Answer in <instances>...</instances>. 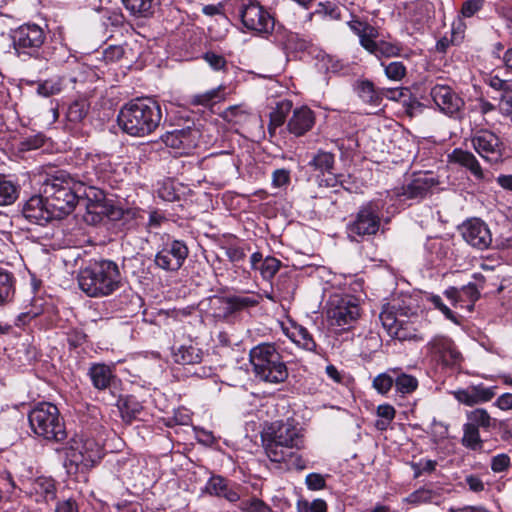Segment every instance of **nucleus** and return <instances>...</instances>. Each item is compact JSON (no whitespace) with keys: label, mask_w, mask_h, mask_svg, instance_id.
<instances>
[{"label":"nucleus","mask_w":512,"mask_h":512,"mask_svg":"<svg viewBox=\"0 0 512 512\" xmlns=\"http://www.w3.org/2000/svg\"><path fill=\"white\" fill-rule=\"evenodd\" d=\"M29 425L33 433L49 442H62L67 439L63 417L56 405L50 402L36 404L28 414Z\"/></svg>","instance_id":"nucleus-8"},{"label":"nucleus","mask_w":512,"mask_h":512,"mask_svg":"<svg viewBox=\"0 0 512 512\" xmlns=\"http://www.w3.org/2000/svg\"><path fill=\"white\" fill-rule=\"evenodd\" d=\"M305 483L309 490L317 491L325 487L326 481L319 473H310L306 476Z\"/></svg>","instance_id":"nucleus-61"},{"label":"nucleus","mask_w":512,"mask_h":512,"mask_svg":"<svg viewBox=\"0 0 512 512\" xmlns=\"http://www.w3.org/2000/svg\"><path fill=\"white\" fill-rule=\"evenodd\" d=\"M459 230L465 242L479 250L487 249L492 243V234L488 225L479 218L465 221Z\"/></svg>","instance_id":"nucleus-19"},{"label":"nucleus","mask_w":512,"mask_h":512,"mask_svg":"<svg viewBox=\"0 0 512 512\" xmlns=\"http://www.w3.org/2000/svg\"><path fill=\"white\" fill-rule=\"evenodd\" d=\"M424 249L426 260L430 266L437 265L452 254L450 241L439 237L428 238Z\"/></svg>","instance_id":"nucleus-26"},{"label":"nucleus","mask_w":512,"mask_h":512,"mask_svg":"<svg viewBox=\"0 0 512 512\" xmlns=\"http://www.w3.org/2000/svg\"><path fill=\"white\" fill-rule=\"evenodd\" d=\"M90 163L100 181L110 182L114 168L107 156L96 155L90 159Z\"/></svg>","instance_id":"nucleus-41"},{"label":"nucleus","mask_w":512,"mask_h":512,"mask_svg":"<svg viewBox=\"0 0 512 512\" xmlns=\"http://www.w3.org/2000/svg\"><path fill=\"white\" fill-rule=\"evenodd\" d=\"M161 120V107L150 98L131 100L120 109L117 117L122 131L134 137L152 134L159 127Z\"/></svg>","instance_id":"nucleus-3"},{"label":"nucleus","mask_w":512,"mask_h":512,"mask_svg":"<svg viewBox=\"0 0 512 512\" xmlns=\"http://www.w3.org/2000/svg\"><path fill=\"white\" fill-rule=\"evenodd\" d=\"M88 104L85 101H74L67 109L66 117L72 123L81 122L87 115Z\"/></svg>","instance_id":"nucleus-47"},{"label":"nucleus","mask_w":512,"mask_h":512,"mask_svg":"<svg viewBox=\"0 0 512 512\" xmlns=\"http://www.w3.org/2000/svg\"><path fill=\"white\" fill-rule=\"evenodd\" d=\"M392 374L395 377V390L401 396L412 394L418 387V380L416 377L406 374L399 368H392Z\"/></svg>","instance_id":"nucleus-35"},{"label":"nucleus","mask_w":512,"mask_h":512,"mask_svg":"<svg viewBox=\"0 0 512 512\" xmlns=\"http://www.w3.org/2000/svg\"><path fill=\"white\" fill-rule=\"evenodd\" d=\"M422 351L425 359L436 368L457 370L464 361L455 341L445 334L431 337Z\"/></svg>","instance_id":"nucleus-12"},{"label":"nucleus","mask_w":512,"mask_h":512,"mask_svg":"<svg viewBox=\"0 0 512 512\" xmlns=\"http://www.w3.org/2000/svg\"><path fill=\"white\" fill-rule=\"evenodd\" d=\"M510 464V457L505 453H501L492 457L491 470L494 473H501L506 471L510 467Z\"/></svg>","instance_id":"nucleus-57"},{"label":"nucleus","mask_w":512,"mask_h":512,"mask_svg":"<svg viewBox=\"0 0 512 512\" xmlns=\"http://www.w3.org/2000/svg\"><path fill=\"white\" fill-rule=\"evenodd\" d=\"M249 363L255 377L265 383L280 384L287 380L288 369L274 343H260L249 352Z\"/></svg>","instance_id":"nucleus-7"},{"label":"nucleus","mask_w":512,"mask_h":512,"mask_svg":"<svg viewBox=\"0 0 512 512\" xmlns=\"http://www.w3.org/2000/svg\"><path fill=\"white\" fill-rule=\"evenodd\" d=\"M87 375L93 387L99 391L110 389L116 381L112 368L103 363L92 364Z\"/></svg>","instance_id":"nucleus-27"},{"label":"nucleus","mask_w":512,"mask_h":512,"mask_svg":"<svg viewBox=\"0 0 512 512\" xmlns=\"http://www.w3.org/2000/svg\"><path fill=\"white\" fill-rule=\"evenodd\" d=\"M258 123V118L249 113L242 106H230L226 108V131L233 130L236 133L245 134L247 125Z\"/></svg>","instance_id":"nucleus-24"},{"label":"nucleus","mask_w":512,"mask_h":512,"mask_svg":"<svg viewBox=\"0 0 512 512\" xmlns=\"http://www.w3.org/2000/svg\"><path fill=\"white\" fill-rule=\"evenodd\" d=\"M188 248L183 241L167 242L156 254L154 262L165 271H178L188 256Z\"/></svg>","instance_id":"nucleus-18"},{"label":"nucleus","mask_w":512,"mask_h":512,"mask_svg":"<svg viewBox=\"0 0 512 512\" xmlns=\"http://www.w3.org/2000/svg\"><path fill=\"white\" fill-rule=\"evenodd\" d=\"M41 193L58 220L71 214L81 197L98 199L93 186L85 187L83 183L75 182L63 171L47 177L42 183Z\"/></svg>","instance_id":"nucleus-2"},{"label":"nucleus","mask_w":512,"mask_h":512,"mask_svg":"<svg viewBox=\"0 0 512 512\" xmlns=\"http://www.w3.org/2000/svg\"><path fill=\"white\" fill-rule=\"evenodd\" d=\"M121 417L126 423H131L141 413L143 407L133 396H127L119 400L118 404Z\"/></svg>","instance_id":"nucleus-39"},{"label":"nucleus","mask_w":512,"mask_h":512,"mask_svg":"<svg viewBox=\"0 0 512 512\" xmlns=\"http://www.w3.org/2000/svg\"><path fill=\"white\" fill-rule=\"evenodd\" d=\"M438 184V180L431 171L416 172L405 185L386 192V198L393 201L396 197L400 201L409 199H422Z\"/></svg>","instance_id":"nucleus-15"},{"label":"nucleus","mask_w":512,"mask_h":512,"mask_svg":"<svg viewBox=\"0 0 512 512\" xmlns=\"http://www.w3.org/2000/svg\"><path fill=\"white\" fill-rule=\"evenodd\" d=\"M79 288L89 297H105L113 294L121 286V273L118 265L111 260L90 263L78 273Z\"/></svg>","instance_id":"nucleus-5"},{"label":"nucleus","mask_w":512,"mask_h":512,"mask_svg":"<svg viewBox=\"0 0 512 512\" xmlns=\"http://www.w3.org/2000/svg\"><path fill=\"white\" fill-rule=\"evenodd\" d=\"M496 387H487L480 383L453 391L454 398L466 406H474L490 401L496 394Z\"/></svg>","instance_id":"nucleus-23"},{"label":"nucleus","mask_w":512,"mask_h":512,"mask_svg":"<svg viewBox=\"0 0 512 512\" xmlns=\"http://www.w3.org/2000/svg\"><path fill=\"white\" fill-rule=\"evenodd\" d=\"M124 7L134 16L149 17L154 12L155 0H121Z\"/></svg>","instance_id":"nucleus-43"},{"label":"nucleus","mask_w":512,"mask_h":512,"mask_svg":"<svg viewBox=\"0 0 512 512\" xmlns=\"http://www.w3.org/2000/svg\"><path fill=\"white\" fill-rule=\"evenodd\" d=\"M450 162L465 167L478 180L484 178L482 167L475 155L467 150L456 148L449 155Z\"/></svg>","instance_id":"nucleus-29"},{"label":"nucleus","mask_w":512,"mask_h":512,"mask_svg":"<svg viewBox=\"0 0 512 512\" xmlns=\"http://www.w3.org/2000/svg\"><path fill=\"white\" fill-rule=\"evenodd\" d=\"M465 484L469 490L475 493L482 492L485 489V484L481 477L478 475L470 474L465 477Z\"/></svg>","instance_id":"nucleus-64"},{"label":"nucleus","mask_w":512,"mask_h":512,"mask_svg":"<svg viewBox=\"0 0 512 512\" xmlns=\"http://www.w3.org/2000/svg\"><path fill=\"white\" fill-rule=\"evenodd\" d=\"M291 183L290 170L281 168L272 173V187L286 190Z\"/></svg>","instance_id":"nucleus-54"},{"label":"nucleus","mask_w":512,"mask_h":512,"mask_svg":"<svg viewBox=\"0 0 512 512\" xmlns=\"http://www.w3.org/2000/svg\"><path fill=\"white\" fill-rule=\"evenodd\" d=\"M389 202L385 196L362 204L347 224L348 237L359 242L366 237L376 235L382 222H388L390 214L393 213L390 211V207H387Z\"/></svg>","instance_id":"nucleus-6"},{"label":"nucleus","mask_w":512,"mask_h":512,"mask_svg":"<svg viewBox=\"0 0 512 512\" xmlns=\"http://www.w3.org/2000/svg\"><path fill=\"white\" fill-rule=\"evenodd\" d=\"M192 133L193 131L190 128L176 129L165 135L164 142L174 149L189 148L192 144Z\"/></svg>","instance_id":"nucleus-37"},{"label":"nucleus","mask_w":512,"mask_h":512,"mask_svg":"<svg viewBox=\"0 0 512 512\" xmlns=\"http://www.w3.org/2000/svg\"><path fill=\"white\" fill-rule=\"evenodd\" d=\"M258 304L257 299L254 296H248L246 294H229L226 295V316L247 310L250 307H254Z\"/></svg>","instance_id":"nucleus-36"},{"label":"nucleus","mask_w":512,"mask_h":512,"mask_svg":"<svg viewBox=\"0 0 512 512\" xmlns=\"http://www.w3.org/2000/svg\"><path fill=\"white\" fill-rule=\"evenodd\" d=\"M60 451L64 453L68 473L87 471L102 458V448L99 443L83 435L70 438Z\"/></svg>","instance_id":"nucleus-10"},{"label":"nucleus","mask_w":512,"mask_h":512,"mask_svg":"<svg viewBox=\"0 0 512 512\" xmlns=\"http://www.w3.org/2000/svg\"><path fill=\"white\" fill-rule=\"evenodd\" d=\"M386 77L392 81H401L407 73L406 66L402 61H393L388 64L381 62Z\"/></svg>","instance_id":"nucleus-46"},{"label":"nucleus","mask_w":512,"mask_h":512,"mask_svg":"<svg viewBox=\"0 0 512 512\" xmlns=\"http://www.w3.org/2000/svg\"><path fill=\"white\" fill-rule=\"evenodd\" d=\"M16 277L7 270H0V307L11 303L16 294Z\"/></svg>","instance_id":"nucleus-34"},{"label":"nucleus","mask_w":512,"mask_h":512,"mask_svg":"<svg viewBox=\"0 0 512 512\" xmlns=\"http://www.w3.org/2000/svg\"><path fill=\"white\" fill-rule=\"evenodd\" d=\"M45 39L44 30L36 24H24L13 34V44L18 56L24 55L48 61L50 60L48 48H43Z\"/></svg>","instance_id":"nucleus-14"},{"label":"nucleus","mask_w":512,"mask_h":512,"mask_svg":"<svg viewBox=\"0 0 512 512\" xmlns=\"http://www.w3.org/2000/svg\"><path fill=\"white\" fill-rule=\"evenodd\" d=\"M288 337L297 346L309 352H315L317 348L316 341L308 329L302 325L294 324L291 330L287 333Z\"/></svg>","instance_id":"nucleus-33"},{"label":"nucleus","mask_w":512,"mask_h":512,"mask_svg":"<svg viewBox=\"0 0 512 512\" xmlns=\"http://www.w3.org/2000/svg\"><path fill=\"white\" fill-rule=\"evenodd\" d=\"M360 316L358 299L350 294L332 293L327 301V317L331 326L348 329Z\"/></svg>","instance_id":"nucleus-13"},{"label":"nucleus","mask_w":512,"mask_h":512,"mask_svg":"<svg viewBox=\"0 0 512 512\" xmlns=\"http://www.w3.org/2000/svg\"><path fill=\"white\" fill-rule=\"evenodd\" d=\"M281 267V261L275 257L268 256L264 259L262 264L259 266V271L263 279L270 280L279 271Z\"/></svg>","instance_id":"nucleus-48"},{"label":"nucleus","mask_w":512,"mask_h":512,"mask_svg":"<svg viewBox=\"0 0 512 512\" xmlns=\"http://www.w3.org/2000/svg\"><path fill=\"white\" fill-rule=\"evenodd\" d=\"M62 87L61 79L52 78L40 83L37 87V93L43 97H50L60 93Z\"/></svg>","instance_id":"nucleus-50"},{"label":"nucleus","mask_w":512,"mask_h":512,"mask_svg":"<svg viewBox=\"0 0 512 512\" xmlns=\"http://www.w3.org/2000/svg\"><path fill=\"white\" fill-rule=\"evenodd\" d=\"M262 443L268 459L287 470H304L308 460L299 453L305 448V429L294 418L273 421L262 431Z\"/></svg>","instance_id":"nucleus-1"},{"label":"nucleus","mask_w":512,"mask_h":512,"mask_svg":"<svg viewBox=\"0 0 512 512\" xmlns=\"http://www.w3.org/2000/svg\"><path fill=\"white\" fill-rule=\"evenodd\" d=\"M229 12L241 21L250 32L260 35H270L275 26V20L270 12L256 0H228Z\"/></svg>","instance_id":"nucleus-9"},{"label":"nucleus","mask_w":512,"mask_h":512,"mask_svg":"<svg viewBox=\"0 0 512 512\" xmlns=\"http://www.w3.org/2000/svg\"><path fill=\"white\" fill-rule=\"evenodd\" d=\"M395 377L391 369L374 377L372 387L381 395H387L394 386Z\"/></svg>","instance_id":"nucleus-45"},{"label":"nucleus","mask_w":512,"mask_h":512,"mask_svg":"<svg viewBox=\"0 0 512 512\" xmlns=\"http://www.w3.org/2000/svg\"><path fill=\"white\" fill-rule=\"evenodd\" d=\"M494 419L490 416L487 410L483 408H477L467 413L466 424L473 426L474 428H483L489 430L494 426Z\"/></svg>","instance_id":"nucleus-42"},{"label":"nucleus","mask_w":512,"mask_h":512,"mask_svg":"<svg viewBox=\"0 0 512 512\" xmlns=\"http://www.w3.org/2000/svg\"><path fill=\"white\" fill-rule=\"evenodd\" d=\"M309 168L316 172L320 186L334 188L343 185V174L335 172V155L331 152L318 150L308 162Z\"/></svg>","instance_id":"nucleus-16"},{"label":"nucleus","mask_w":512,"mask_h":512,"mask_svg":"<svg viewBox=\"0 0 512 512\" xmlns=\"http://www.w3.org/2000/svg\"><path fill=\"white\" fill-rule=\"evenodd\" d=\"M291 109L292 101L284 99L277 102L275 108L270 112L269 131L271 134L275 133V130L284 124Z\"/></svg>","instance_id":"nucleus-38"},{"label":"nucleus","mask_w":512,"mask_h":512,"mask_svg":"<svg viewBox=\"0 0 512 512\" xmlns=\"http://www.w3.org/2000/svg\"><path fill=\"white\" fill-rule=\"evenodd\" d=\"M22 213L27 220L38 225H45L56 219V215L48 207V202L43 193L30 197L24 204Z\"/></svg>","instance_id":"nucleus-22"},{"label":"nucleus","mask_w":512,"mask_h":512,"mask_svg":"<svg viewBox=\"0 0 512 512\" xmlns=\"http://www.w3.org/2000/svg\"><path fill=\"white\" fill-rule=\"evenodd\" d=\"M223 100L224 89L222 85H219L217 88L193 95L190 102L192 105H201L210 108L213 113L222 116L223 112L221 111V102Z\"/></svg>","instance_id":"nucleus-28"},{"label":"nucleus","mask_w":512,"mask_h":512,"mask_svg":"<svg viewBox=\"0 0 512 512\" xmlns=\"http://www.w3.org/2000/svg\"><path fill=\"white\" fill-rule=\"evenodd\" d=\"M485 4V0H466L463 2L460 13L464 18H471L478 13Z\"/></svg>","instance_id":"nucleus-56"},{"label":"nucleus","mask_w":512,"mask_h":512,"mask_svg":"<svg viewBox=\"0 0 512 512\" xmlns=\"http://www.w3.org/2000/svg\"><path fill=\"white\" fill-rule=\"evenodd\" d=\"M347 25L359 38L360 46L377 59H381L383 57H398L401 55L402 45L399 42L378 39L380 36L378 27H375L367 21H363L355 16L347 22Z\"/></svg>","instance_id":"nucleus-11"},{"label":"nucleus","mask_w":512,"mask_h":512,"mask_svg":"<svg viewBox=\"0 0 512 512\" xmlns=\"http://www.w3.org/2000/svg\"><path fill=\"white\" fill-rule=\"evenodd\" d=\"M428 300L434 305V307L436 309L440 310L447 319H449V320H451L453 322H457L454 313L452 312V310L448 306H446L443 303V301H442L440 296H438V295H430L428 297Z\"/></svg>","instance_id":"nucleus-60"},{"label":"nucleus","mask_w":512,"mask_h":512,"mask_svg":"<svg viewBox=\"0 0 512 512\" xmlns=\"http://www.w3.org/2000/svg\"><path fill=\"white\" fill-rule=\"evenodd\" d=\"M30 494L35 496L37 502L54 500L56 497L54 480L45 476L34 479L30 484Z\"/></svg>","instance_id":"nucleus-30"},{"label":"nucleus","mask_w":512,"mask_h":512,"mask_svg":"<svg viewBox=\"0 0 512 512\" xmlns=\"http://www.w3.org/2000/svg\"><path fill=\"white\" fill-rule=\"evenodd\" d=\"M202 356V350L192 343L174 347L172 350L174 362L181 365L198 364L201 362Z\"/></svg>","instance_id":"nucleus-31"},{"label":"nucleus","mask_w":512,"mask_h":512,"mask_svg":"<svg viewBox=\"0 0 512 512\" xmlns=\"http://www.w3.org/2000/svg\"><path fill=\"white\" fill-rule=\"evenodd\" d=\"M356 91L358 96L365 102L378 105L381 101L380 93L375 89L374 84L369 80H362L357 83Z\"/></svg>","instance_id":"nucleus-44"},{"label":"nucleus","mask_w":512,"mask_h":512,"mask_svg":"<svg viewBox=\"0 0 512 512\" xmlns=\"http://www.w3.org/2000/svg\"><path fill=\"white\" fill-rule=\"evenodd\" d=\"M239 508L243 512H271V508L257 497L242 499Z\"/></svg>","instance_id":"nucleus-49"},{"label":"nucleus","mask_w":512,"mask_h":512,"mask_svg":"<svg viewBox=\"0 0 512 512\" xmlns=\"http://www.w3.org/2000/svg\"><path fill=\"white\" fill-rule=\"evenodd\" d=\"M20 185L10 176L0 174V207L14 204L20 195Z\"/></svg>","instance_id":"nucleus-32"},{"label":"nucleus","mask_w":512,"mask_h":512,"mask_svg":"<svg viewBox=\"0 0 512 512\" xmlns=\"http://www.w3.org/2000/svg\"><path fill=\"white\" fill-rule=\"evenodd\" d=\"M484 83L495 91L502 92L512 86L511 80L502 79L493 72L487 74L484 78Z\"/></svg>","instance_id":"nucleus-55"},{"label":"nucleus","mask_w":512,"mask_h":512,"mask_svg":"<svg viewBox=\"0 0 512 512\" xmlns=\"http://www.w3.org/2000/svg\"><path fill=\"white\" fill-rule=\"evenodd\" d=\"M250 251L249 244L240 240L234 235L226 234V256L232 262L235 273L244 279L249 277V271L245 267L247 252Z\"/></svg>","instance_id":"nucleus-21"},{"label":"nucleus","mask_w":512,"mask_h":512,"mask_svg":"<svg viewBox=\"0 0 512 512\" xmlns=\"http://www.w3.org/2000/svg\"><path fill=\"white\" fill-rule=\"evenodd\" d=\"M403 305L394 301L383 307L379 319L388 335L399 341L421 342L424 334L421 321L414 307L402 301Z\"/></svg>","instance_id":"nucleus-4"},{"label":"nucleus","mask_w":512,"mask_h":512,"mask_svg":"<svg viewBox=\"0 0 512 512\" xmlns=\"http://www.w3.org/2000/svg\"><path fill=\"white\" fill-rule=\"evenodd\" d=\"M430 96L438 109L448 116H454L464 106V100L448 85H434Z\"/></svg>","instance_id":"nucleus-20"},{"label":"nucleus","mask_w":512,"mask_h":512,"mask_svg":"<svg viewBox=\"0 0 512 512\" xmlns=\"http://www.w3.org/2000/svg\"><path fill=\"white\" fill-rule=\"evenodd\" d=\"M436 461L431 459L420 460L418 463L412 465L414 470L415 478L419 477L423 473H430L436 469Z\"/></svg>","instance_id":"nucleus-59"},{"label":"nucleus","mask_w":512,"mask_h":512,"mask_svg":"<svg viewBox=\"0 0 512 512\" xmlns=\"http://www.w3.org/2000/svg\"><path fill=\"white\" fill-rule=\"evenodd\" d=\"M435 498V493L428 488H420L411 494H409L404 501L413 504V505H420L424 503H430Z\"/></svg>","instance_id":"nucleus-51"},{"label":"nucleus","mask_w":512,"mask_h":512,"mask_svg":"<svg viewBox=\"0 0 512 512\" xmlns=\"http://www.w3.org/2000/svg\"><path fill=\"white\" fill-rule=\"evenodd\" d=\"M497 108L502 116H512V86L500 93Z\"/></svg>","instance_id":"nucleus-53"},{"label":"nucleus","mask_w":512,"mask_h":512,"mask_svg":"<svg viewBox=\"0 0 512 512\" xmlns=\"http://www.w3.org/2000/svg\"><path fill=\"white\" fill-rule=\"evenodd\" d=\"M461 444L469 450L476 452L482 451L484 441L481 439L479 429L465 423L463 425Z\"/></svg>","instance_id":"nucleus-40"},{"label":"nucleus","mask_w":512,"mask_h":512,"mask_svg":"<svg viewBox=\"0 0 512 512\" xmlns=\"http://www.w3.org/2000/svg\"><path fill=\"white\" fill-rule=\"evenodd\" d=\"M474 150L485 161L494 164L502 160L503 143L500 137L489 129H478L471 135Z\"/></svg>","instance_id":"nucleus-17"},{"label":"nucleus","mask_w":512,"mask_h":512,"mask_svg":"<svg viewBox=\"0 0 512 512\" xmlns=\"http://www.w3.org/2000/svg\"><path fill=\"white\" fill-rule=\"evenodd\" d=\"M314 124V112L307 106H302L293 111L292 117L288 121L287 128L291 134L300 137L310 131Z\"/></svg>","instance_id":"nucleus-25"},{"label":"nucleus","mask_w":512,"mask_h":512,"mask_svg":"<svg viewBox=\"0 0 512 512\" xmlns=\"http://www.w3.org/2000/svg\"><path fill=\"white\" fill-rule=\"evenodd\" d=\"M45 138L42 134L26 137L21 145L23 150H35L43 146Z\"/></svg>","instance_id":"nucleus-62"},{"label":"nucleus","mask_w":512,"mask_h":512,"mask_svg":"<svg viewBox=\"0 0 512 512\" xmlns=\"http://www.w3.org/2000/svg\"><path fill=\"white\" fill-rule=\"evenodd\" d=\"M286 44L289 48H292L297 51H303L307 49L309 43L304 38L299 37L298 34H289L287 36Z\"/></svg>","instance_id":"nucleus-63"},{"label":"nucleus","mask_w":512,"mask_h":512,"mask_svg":"<svg viewBox=\"0 0 512 512\" xmlns=\"http://www.w3.org/2000/svg\"><path fill=\"white\" fill-rule=\"evenodd\" d=\"M479 290L475 283H469L460 288V302H467L466 307L472 309L479 298Z\"/></svg>","instance_id":"nucleus-52"},{"label":"nucleus","mask_w":512,"mask_h":512,"mask_svg":"<svg viewBox=\"0 0 512 512\" xmlns=\"http://www.w3.org/2000/svg\"><path fill=\"white\" fill-rule=\"evenodd\" d=\"M205 490L210 495L221 497L224 494V479L220 476H213L206 484Z\"/></svg>","instance_id":"nucleus-58"}]
</instances>
